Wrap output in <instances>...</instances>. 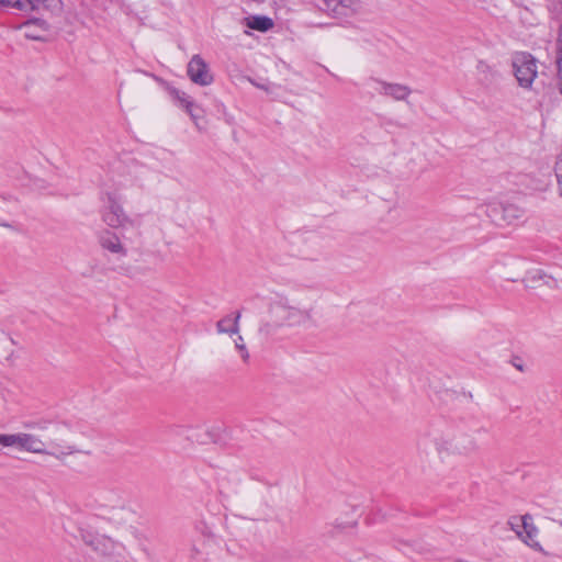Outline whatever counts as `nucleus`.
Segmentation results:
<instances>
[{"instance_id":"obj_12","label":"nucleus","mask_w":562,"mask_h":562,"mask_svg":"<svg viewBox=\"0 0 562 562\" xmlns=\"http://www.w3.org/2000/svg\"><path fill=\"white\" fill-rule=\"evenodd\" d=\"M323 7L334 18L348 16L352 11L353 0H322Z\"/></svg>"},{"instance_id":"obj_10","label":"nucleus","mask_w":562,"mask_h":562,"mask_svg":"<svg viewBox=\"0 0 562 562\" xmlns=\"http://www.w3.org/2000/svg\"><path fill=\"white\" fill-rule=\"evenodd\" d=\"M374 82L378 85L375 90L380 94L390 97L395 101H404L412 93L411 88L405 85L392 83L382 80H374Z\"/></svg>"},{"instance_id":"obj_30","label":"nucleus","mask_w":562,"mask_h":562,"mask_svg":"<svg viewBox=\"0 0 562 562\" xmlns=\"http://www.w3.org/2000/svg\"><path fill=\"white\" fill-rule=\"evenodd\" d=\"M85 562H92V560H86Z\"/></svg>"},{"instance_id":"obj_21","label":"nucleus","mask_w":562,"mask_h":562,"mask_svg":"<svg viewBox=\"0 0 562 562\" xmlns=\"http://www.w3.org/2000/svg\"><path fill=\"white\" fill-rule=\"evenodd\" d=\"M554 172L557 177L558 192L559 195L562 196V153L555 162Z\"/></svg>"},{"instance_id":"obj_11","label":"nucleus","mask_w":562,"mask_h":562,"mask_svg":"<svg viewBox=\"0 0 562 562\" xmlns=\"http://www.w3.org/2000/svg\"><path fill=\"white\" fill-rule=\"evenodd\" d=\"M167 91L172 100L177 103V105L183 108L198 125L199 115L195 113L198 106L193 102L192 98L187 92L175 87H168Z\"/></svg>"},{"instance_id":"obj_15","label":"nucleus","mask_w":562,"mask_h":562,"mask_svg":"<svg viewBox=\"0 0 562 562\" xmlns=\"http://www.w3.org/2000/svg\"><path fill=\"white\" fill-rule=\"evenodd\" d=\"M19 402L18 393L8 384L0 383V414Z\"/></svg>"},{"instance_id":"obj_6","label":"nucleus","mask_w":562,"mask_h":562,"mask_svg":"<svg viewBox=\"0 0 562 562\" xmlns=\"http://www.w3.org/2000/svg\"><path fill=\"white\" fill-rule=\"evenodd\" d=\"M89 546L101 559V562H128L125 547L109 537L97 536L89 542Z\"/></svg>"},{"instance_id":"obj_24","label":"nucleus","mask_w":562,"mask_h":562,"mask_svg":"<svg viewBox=\"0 0 562 562\" xmlns=\"http://www.w3.org/2000/svg\"><path fill=\"white\" fill-rule=\"evenodd\" d=\"M116 509L125 510V507L123 505V502L121 497L117 495V502L115 505L111 506L110 512H114Z\"/></svg>"},{"instance_id":"obj_4","label":"nucleus","mask_w":562,"mask_h":562,"mask_svg":"<svg viewBox=\"0 0 562 562\" xmlns=\"http://www.w3.org/2000/svg\"><path fill=\"white\" fill-rule=\"evenodd\" d=\"M484 212L497 226H508L518 223L525 215V210L509 200H493L484 204Z\"/></svg>"},{"instance_id":"obj_14","label":"nucleus","mask_w":562,"mask_h":562,"mask_svg":"<svg viewBox=\"0 0 562 562\" xmlns=\"http://www.w3.org/2000/svg\"><path fill=\"white\" fill-rule=\"evenodd\" d=\"M240 313L228 314L216 323V331L218 334H227L229 336L239 333Z\"/></svg>"},{"instance_id":"obj_26","label":"nucleus","mask_w":562,"mask_h":562,"mask_svg":"<svg viewBox=\"0 0 562 562\" xmlns=\"http://www.w3.org/2000/svg\"><path fill=\"white\" fill-rule=\"evenodd\" d=\"M514 367H515L517 370H519L520 372H522V371H524V366H522V364H520V363H514Z\"/></svg>"},{"instance_id":"obj_16","label":"nucleus","mask_w":562,"mask_h":562,"mask_svg":"<svg viewBox=\"0 0 562 562\" xmlns=\"http://www.w3.org/2000/svg\"><path fill=\"white\" fill-rule=\"evenodd\" d=\"M247 26L256 31L267 32L273 27V21L265 15H254L247 18Z\"/></svg>"},{"instance_id":"obj_3","label":"nucleus","mask_w":562,"mask_h":562,"mask_svg":"<svg viewBox=\"0 0 562 562\" xmlns=\"http://www.w3.org/2000/svg\"><path fill=\"white\" fill-rule=\"evenodd\" d=\"M434 442L440 453L469 454L477 448L472 435L452 428H448L440 435L435 436Z\"/></svg>"},{"instance_id":"obj_5","label":"nucleus","mask_w":562,"mask_h":562,"mask_svg":"<svg viewBox=\"0 0 562 562\" xmlns=\"http://www.w3.org/2000/svg\"><path fill=\"white\" fill-rule=\"evenodd\" d=\"M508 525L510 530H513L526 546H528L529 548L537 552L547 554L543 547L537 539L539 535V529L533 524L531 515L526 514L522 516L512 517L508 520Z\"/></svg>"},{"instance_id":"obj_23","label":"nucleus","mask_w":562,"mask_h":562,"mask_svg":"<svg viewBox=\"0 0 562 562\" xmlns=\"http://www.w3.org/2000/svg\"><path fill=\"white\" fill-rule=\"evenodd\" d=\"M546 273L540 270V269H537L533 271V273L529 277L532 281H537V280H542L543 278H546Z\"/></svg>"},{"instance_id":"obj_20","label":"nucleus","mask_w":562,"mask_h":562,"mask_svg":"<svg viewBox=\"0 0 562 562\" xmlns=\"http://www.w3.org/2000/svg\"><path fill=\"white\" fill-rule=\"evenodd\" d=\"M3 8H12L19 11H27V0H1Z\"/></svg>"},{"instance_id":"obj_25","label":"nucleus","mask_w":562,"mask_h":562,"mask_svg":"<svg viewBox=\"0 0 562 562\" xmlns=\"http://www.w3.org/2000/svg\"><path fill=\"white\" fill-rule=\"evenodd\" d=\"M557 48H562V27L560 29L559 36L557 40Z\"/></svg>"},{"instance_id":"obj_28","label":"nucleus","mask_w":562,"mask_h":562,"mask_svg":"<svg viewBox=\"0 0 562 562\" xmlns=\"http://www.w3.org/2000/svg\"><path fill=\"white\" fill-rule=\"evenodd\" d=\"M560 90H561V93H562V78L560 79Z\"/></svg>"},{"instance_id":"obj_9","label":"nucleus","mask_w":562,"mask_h":562,"mask_svg":"<svg viewBox=\"0 0 562 562\" xmlns=\"http://www.w3.org/2000/svg\"><path fill=\"white\" fill-rule=\"evenodd\" d=\"M273 312L277 316L282 318L278 325L286 324L289 326H300L310 321V314L307 312L295 307L278 306Z\"/></svg>"},{"instance_id":"obj_8","label":"nucleus","mask_w":562,"mask_h":562,"mask_svg":"<svg viewBox=\"0 0 562 562\" xmlns=\"http://www.w3.org/2000/svg\"><path fill=\"white\" fill-rule=\"evenodd\" d=\"M187 74L192 82L202 87L210 86L214 81L209 65L200 55L192 56L188 64Z\"/></svg>"},{"instance_id":"obj_1","label":"nucleus","mask_w":562,"mask_h":562,"mask_svg":"<svg viewBox=\"0 0 562 562\" xmlns=\"http://www.w3.org/2000/svg\"><path fill=\"white\" fill-rule=\"evenodd\" d=\"M0 445L3 447H15L20 450L37 453V454H52V456H69L76 452V448L66 440H52L49 447L52 450L46 449V443L36 435L27 432L18 434H3L0 435Z\"/></svg>"},{"instance_id":"obj_7","label":"nucleus","mask_w":562,"mask_h":562,"mask_svg":"<svg viewBox=\"0 0 562 562\" xmlns=\"http://www.w3.org/2000/svg\"><path fill=\"white\" fill-rule=\"evenodd\" d=\"M515 77L522 88H530L537 77V60L526 52L516 53L513 57Z\"/></svg>"},{"instance_id":"obj_13","label":"nucleus","mask_w":562,"mask_h":562,"mask_svg":"<svg viewBox=\"0 0 562 562\" xmlns=\"http://www.w3.org/2000/svg\"><path fill=\"white\" fill-rule=\"evenodd\" d=\"M100 245L103 249L121 256L126 255V250L121 243L120 237L110 231H105L100 237Z\"/></svg>"},{"instance_id":"obj_27","label":"nucleus","mask_w":562,"mask_h":562,"mask_svg":"<svg viewBox=\"0 0 562 562\" xmlns=\"http://www.w3.org/2000/svg\"><path fill=\"white\" fill-rule=\"evenodd\" d=\"M0 226L12 228V225L9 223H0Z\"/></svg>"},{"instance_id":"obj_29","label":"nucleus","mask_w":562,"mask_h":562,"mask_svg":"<svg viewBox=\"0 0 562 562\" xmlns=\"http://www.w3.org/2000/svg\"><path fill=\"white\" fill-rule=\"evenodd\" d=\"M3 8V2L0 0V9Z\"/></svg>"},{"instance_id":"obj_19","label":"nucleus","mask_w":562,"mask_h":562,"mask_svg":"<svg viewBox=\"0 0 562 562\" xmlns=\"http://www.w3.org/2000/svg\"><path fill=\"white\" fill-rule=\"evenodd\" d=\"M234 345H235V349L239 353L243 362L248 363L249 359H250V355H249L247 346L244 341V338L239 335V333L237 334V337L234 339Z\"/></svg>"},{"instance_id":"obj_17","label":"nucleus","mask_w":562,"mask_h":562,"mask_svg":"<svg viewBox=\"0 0 562 562\" xmlns=\"http://www.w3.org/2000/svg\"><path fill=\"white\" fill-rule=\"evenodd\" d=\"M44 22L41 20H30L23 23L20 29L24 31V36L29 40H42V35L35 30L36 26H43Z\"/></svg>"},{"instance_id":"obj_2","label":"nucleus","mask_w":562,"mask_h":562,"mask_svg":"<svg viewBox=\"0 0 562 562\" xmlns=\"http://www.w3.org/2000/svg\"><path fill=\"white\" fill-rule=\"evenodd\" d=\"M100 200L102 202L101 218L109 227L126 228L134 225V220L125 212L122 199L116 191H103Z\"/></svg>"},{"instance_id":"obj_18","label":"nucleus","mask_w":562,"mask_h":562,"mask_svg":"<svg viewBox=\"0 0 562 562\" xmlns=\"http://www.w3.org/2000/svg\"><path fill=\"white\" fill-rule=\"evenodd\" d=\"M60 3V0H27V11H37L41 9L53 10Z\"/></svg>"},{"instance_id":"obj_22","label":"nucleus","mask_w":562,"mask_h":562,"mask_svg":"<svg viewBox=\"0 0 562 562\" xmlns=\"http://www.w3.org/2000/svg\"><path fill=\"white\" fill-rule=\"evenodd\" d=\"M557 66L559 79H562V48H557Z\"/></svg>"}]
</instances>
